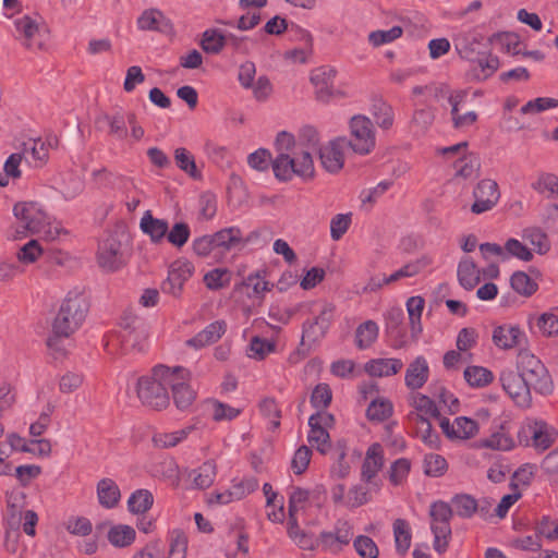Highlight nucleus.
I'll list each match as a JSON object with an SVG mask.
<instances>
[{"label": "nucleus", "mask_w": 558, "mask_h": 558, "mask_svg": "<svg viewBox=\"0 0 558 558\" xmlns=\"http://www.w3.org/2000/svg\"><path fill=\"white\" fill-rule=\"evenodd\" d=\"M227 325L223 320H217L209 324L205 329L199 331L196 336L189 339L186 344L195 349L206 347L210 343L218 341L226 332Z\"/></svg>", "instance_id": "obj_27"}, {"label": "nucleus", "mask_w": 558, "mask_h": 558, "mask_svg": "<svg viewBox=\"0 0 558 558\" xmlns=\"http://www.w3.org/2000/svg\"><path fill=\"white\" fill-rule=\"evenodd\" d=\"M308 442L320 453H327L331 447L330 436L327 428L320 425V421H308Z\"/></svg>", "instance_id": "obj_39"}, {"label": "nucleus", "mask_w": 558, "mask_h": 558, "mask_svg": "<svg viewBox=\"0 0 558 558\" xmlns=\"http://www.w3.org/2000/svg\"><path fill=\"white\" fill-rule=\"evenodd\" d=\"M20 154L31 166L40 167L48 159V147L40 138L29 140L23 143Z\"/></svg>", "instance_id": "obj_30"}, {"label": "nucleus", "mask_w": 558, "mask_h": 558, "mask_svg": "<svg viewBox=\"0 0 558 558\" xmlns=\"http://www.w3.org/2000/svg\"><path fill=\"white\" fill-rule=\"evenodd\" d=\"M403 318L404 314L401 308H391L390 311L387 312L385 316L386 331L388 336L391 338V345L395 349H401L407 344L404 332L400 328Z\"/></svg>", "instance_id": "obj_25"}, {"label": "nucleus", "mask_w": 558, "mask_h": 558, "mask_svg": "<svg viewBox=\"0 0 558 558\" xmlns=\"http://www.w3.org/2000/svg\"><path fill=\"white\" fill-rule=\"evenodd\" d=\"M310 506V490L293 487L289 494L288 512L290 517L299 515L300 512H304Z\"/></svg>", "instance_id": "obj_47"}, {"label": "nucleus", "mask_w": 558, "mask_h": 558, "mask_svg": "<svg viewBox=\"0 0 558 558\" xmlns=\"http://www.w3.org/2000/svg\"><path fill=\"white\" fill-rule=\"evenodd\" d=\"M505 254L506 259L509 257H515L523 262H530L533 258L531 250L517 239L507 240L505 244Z\"/></svg>", "instance_id": "obj_59"}, {"label": "nucleus", "mask_w": 558, "mask_h": 558, "mask_svg": "<svg viewBox=\"0 0 558 558\" xmlns=\"http://www.w3.org/2000/svg\"><path fill=\"white\" fill-rule=\"evenodd\" d=\"M187 537L179 531H173L169 541L167 558H186Z\"/></svg>", "instance_id": "obj_57"}, {"label": "nucleus", "mask_w": 558, "mask_h": 558, "mask_svg": "<svg viewBox=\"0 0 558 558\" xmlns=\"http://www.w3.org/2000/svg\"><path fill=\"white\" fill-rule=\"evenodd\" d=\"M490 41L499 45L502 50L513 56L521 53V50L518 49L520 44L519 38L513 33L504 32L494 34Z\"/></svg>", "instance_id": "obj_60"}, {"label": "nucleus", "mask_w": 558, "mask_h": 558, "mask_svg": "<svg viewBox=\"0 0 558 558\" xmlns=\"http://www.w3.org/2000/svg\"><path fill=\"white\" fill-rule=\"evenodd\" d=\"M337 71L331 66H320L311 74V82L315 86L316 97L320 101H328L333 94Z\"/></svg>", "instance_id": "obj_19"}, {"label": "nucleus", "mask_w": 558, "mask_h": 558, "mask_svg": "<svg viewBox=\"0 0 558 558\" xmlns=\"http://www.w3.org/2000/svg\"><path fill=\"white\" fill-rule=\"evenodd\" d=\"M353 546L361 558H378V547L368 536H357L353 542Z\"/></svg>", "instance_id": "obj_62"}, {"label": "nucleus", "mask_w": 558, "mask_h": 558, "mask_svg": "<svg viewBox=\"0 0 558 558\" xmlns=\"http://www.w3.org/2000/svg\"><path fill=\"white\" fill-rule=\"evenodd\" d=\"M275 349L276 344L274 341L254 337L250 342L247 355L248 357L260 361L264 360L269 353L274 352Z\"/></svg>", "instance_id": "obj_55"}, {"label": "nucleus", "mask_w": 558, "mask_h": 558, "mask_svg": "<svg viewBox=\"0 0 558 558\" xmlns=\"http://www.w3.org/2000/svg\"><path fill=\"white\" fill-rule=\"evenodd\" d=\"M89 304L86 296L77 291H70L63 300L52 324V332L47 339L48 348L57 356L64 354L63 339L75 332L86 318Z\"/></svg>", "instance_id": "obj_2"}, {"label": "nucleus", "mask_w": 558, "mask_h": 558, "mask_svg": "<svg viewBox=\"0 0 558 558\" xmlns=\"http://www.w3.org/2000/svg\"><path fill=\"white\" fill-rule=\"evenodd\" d=\"M376 494L371 485L365 483L353 485L347 493L344 506L348 508H357L367 504L372 499V495Z\"/></svg>", "instance_id": "obj_41"}, {"label": "nucleus", "mask_w": 558, "mask_h": 558, "mask_svg": "<svg viewBox=\"0 0 558 558\" xmlns=\"http://www.w3.org/2000/svg\"><path fill=\"white\" fill-rule=\"evenodd\" d=\"M424 304L425 301L422 296H411L407 301V310L413 338H417V336L422 332L421 316L424 310Z\"/></svg>", "instance_id": "obj_44"}, {"label": "nucleus", "mask_w": 558, "mask_h": 558, "mask_svg": "<svg viewBox=\"0 0 558 558\" xmlns=\"http://www.w3.org/2000/svg\"><path fill=\"white\" fill-rule=\"evenodd\" d=\"M226 46V35L219 29H206L203 33L201 47L207 53L217 54Z\"/></svg>", "instance_id": "obj_46"}, {"label": "nucleus", "mask_w": 558, "mask_h": 558, "mask_svg": "<svg viewBox=\"0 0 558 558\" xmlns=\"http://www.w3.org/2000/svg\"><path fill=\"white\" fill-rule=\"evenodd\" d=\"M351 140L348 145L360 155L369 154L376 145L375 129L369 118L356 114L350 119Z\"/></svg>", "instance_id": "obj_8"}, {"label": "nucleus", "mask_w": 558, "mask_h": 558, "mask_svg": "<svg viewBox=\"0 0 558 558\" xmlns=\"http://www.w3.org/2000/svg\"><path fill=\"white\" fill-rule=\"evenodd\" d=\"M353 537V526L350 522L338 520L333 531H324L319 534V545L331 554L340 553L350 544Z\"/></svg>", "instance_id": "obj_15"}, {"label": "nucleus", "mask_w": 558, "mask_h": 558, "mask_svg": "<svg viewBox=\"0 0 558 558\" xmlns=\"http://www.w3.org/2000/svg\"><path fill=\"white\" fill-rule=\"evenodd\" d=\"M483 446L496 450H510L513 447V440L506 433L505 426L500 425L499 430L483 440Z\"/></svg>", "instance_id": "obj_56"}, {"label": "nucleus", "mask_w": 558, "mask_h": 558, "mask_svg": "<svg viewBox=\"0 0 558 558\" xmlns=\"http://www.w3.org/2000/svg\"><path fill=\"white\" fill-rule=\"evenodd\" d=\"M191 229L185 222H175L167 232V240L175 247H182L190 238Z\"/></svg>", "instance_id": "obj_61"}, {"label": "nucleus", "mask_w": 558, "mask_h": 558, "mask_svg": "<svg viewBox=\"0 0 558 558\" xmlns=\"http://www.w3.org/2000/svg\"><path fill=\"white\" fill-rule=\"evenodd\" d=\"M385 464L384 449L380 444H372L365 453V458L361 468V481L371 485L375 493H379L383 487V482L378 477Z\"/></svg>", "instance_id": "obj_9"}, {"label": "nucleus", "mask_w": 558, "mask_h": 558, "mask_svg": "<svg viewBox=\"0 0 558 558\" xmlns=\"http://www.w3.org/2000/svg\"><path fill=\"white\" fill-rule=\"evenodd\" d=\"M500 381L505 391L521 408H526L531 403V389L532 385L527 383L519 373L508 371L502 372Z\"/></svg>", "instance_id": "obj_14"}, {"label": "nucleus", "mask_w": 558, "mask_h": 558, "mask_svg": "<svg viewBox=\"0 0 558 558\" xmlns=\"http://www.w3.org/2000/svg\"><path fill=\"white\" fill-rule=\"evenodd\" d=\"M107 536L113 547L124 548L135 542L136 531L128 524H116L109 529Z\"/></svg>", "instance_id": "obj_38"}, {"label": "nucleus", "mask_w": 558, "mask_h": 558, "mask_svg": "<svg viewBox=\"0 0 558 558\" xmlns=\"http://www.w3.org/2000/svg\"><path fill=\"white\" fill-rule=\"evenodd\" d=\"M258 487V482L254 477H246L240 481H233L231 486L221 492L211 493L207 502L209 506H223L230 502L241 500Z\"/></svg>", "instance_id": "obj_12"}, {"label": "nucleus", "mask_w": 558, "mask_h": 558, "mask_svg": "<svg viewBox=\"0 0 558 558\" xmlns=\"http://www.w3.org/2000/svg\"><path fill=\"white\" fill-rule=\"evenodd\" d=\"M15 38L29 50H40L45 46L46 31L28 15L14 20Z\"/></svg>", "instance_id": "obj_11"}, {"label": "nucleus", "mask_w": 558, "mask_h": 558, "mask_svg": "<svg viewBox=\"0 0 558 558\" xmlns=\"http://www.w3.org/2000/svg\"><path fill=\"white\" fill-rule=\"evenodd\" d=\"M533 189L542 194L547 193V197L558 194V178L555 174L546 173L533 183Z\"/></svg>", "instance_id": "obj_64"}, {"label": "nucleus", "mask_w": 558, "mask_h": 558, "mask_svg": "<svg viewBox=\"0 0 558 558\" xmlns=\"http://www.w3.org/2000/svg\"><path fill=\"white\" fill-rule=\"evenodd\" d=\"M452 510L462 518H471L476 509L477 502L470 495H457L451 500Z\"/></svg>", "instance_id": "obj_54"}, {"label": "nucleus", "mask_w": 558, "mask_h": 558, "mask_svg": "<svg viewBox=\"0 0 558 558\" xmlns=\"http://www.w3.org/2000/svg\"><path fill=\"white\" fill-rule=\"evenodd\" d=\"M336 307L325 303L319 314L313 320L303 323L301 344H313L320 341L327 333L335 317Z\"/></svg>", "instance_id": "obj_10"}, {"label": "nucleus", "mask_w": 558, "mask_h": 558, "mask_svg": "<svg viewBox=\"0 0 558 558\" xmlns=\"http://www.w3.org/2000/svg\"><path fill=\"white\" fill-rule=\"evenodd\" d=\"M402 367L400 359H375L365 364V372L373 377H388L399 373Z\"/></svg>", "instance_id": "obj_29"}, {"label": "nucleus", "mask_w": 558, "mask_h": 558, "mask_svg": "<svg viewBox=\"0 0 558 558\" xmlns=\"http://www.w3.org/2000/svg\"><path fill=\"white\" fill-rule=\"evenodd\" d=\"M296 141L299 146L298 155L303 150L313 158V154L318 153V149L322 148L318 132L311 125L303 126L300 130Z\"/></svg>", "instance_id": "obj_40"}, {"label": "nucleus", "mask_w": 558, "mask_h": 558, "mask_svg": "<svg viewBox=\"0 0 558 558\" xmlns=\"http://www.w3.org/2000/svg\"><path fill=\"white\" fill-rule=\"evenodd\" d=\"M511 288L519 294L531 296L537 290V283L524 271H515L510 278Z\"/></svg>", "instance_id": "obj_50"}, {"label": "nucleus", "mask_w": 558, "mask_h": 558, "mask_svg": "<svg viewBox=\"0 0 558 558\" xmlns=\"http://www.w3.org/2000/svg\"><path fill=\"white\" fill-rule=\"evenodd\" d=\"M190 378L191 373L189 369L184 378H181L179 375L172 377L170 387L172 389L173 402L179 410L187 409L195 400V391L187 384Z\"/></svg>", "instance_id": "obj_23"}, {"label": "nucleus", "mask_w": 558, "mask_h": 558, "mask_svg": "<svg viewBox=\"0 0 558 558\" xmlns=\"http://www.w3.org/2000/svg\"><path fill=\"white\" fill-rule=\"evenodd\" d=\"M393 414V405L386 398L374 399L366 409V418H390Z\"/></svg>", "instance_id": "obj_53"}, {"label": "nucleus", "mask_w": 558, "mask_h": 558, "mask_svg": "<svg viewBox=\"0 0 558 558\" xmlns=\"http://www.w3.org/2000/svg\"><path fill=\"white\" fill-rule=\"evenodd\" d=\"M429 390L432 397L416 392L411 398V405L417 411L418 418H441V414L456 415L459 412L460 401L447 388L430 385Z\"/></svg>", "instance_id": "obj_4"}, {"label": "nucleus", "mask_w": 558, "mask_h": 558, "mask_svg": "<svg viewBox=\"0 0 558 558\" xmlns=\"http://www.w3.org/2000/svg\"><path fill=\"white\" fill-rule=\"evenodd\" d=\"M141 230L149 235L151 242L159 243L166 236L169 226L163 219L155 218L150 210H146L141 219Z\"/></svg>", "instance_id": "obj_31"}, {"label": "nucleus", "mask_w": 558, "mask_h": 558, "mask_svg": "<svg viewBox=\"0 0 558 558\" xmlns=\"http://www.w3.org/2000/svg\"><path fill=\"white\" fill-rule=\"evenodd\" d=\"M194 266L189 260L174 262L168 271V277L161 283L163 293L179 296L183 290L184 283L192 277Z\"/></svg>", "instance_id": "obj_16"}, {"label": "nucleus", "mask_w": 558, "mask_h": 558, "mask_svg": "<svg viewBox=\"0 0 558 558\" xmlns=\"http://www.w3.org/2000/svg\"><path fill=\"white\" fill-rule=\"evenodd\" d=\"M178 375L181 378L186 377L187 369L159 364L153 368L151 375L138 378L136 391L142 404L157 411L167 408L170 402L167 387H170L172 377Z\"/></svg>", "instance_id": "obj_3"}, {"label": "nucleus", "mask_w": 558, "mask_h": 558, "mask_svg": "<svg viewBox=\"0 0 558 558\" xmlns=\"http://www.w3.org/2000/svg\"><path fill=\"white\" fill-rule=\"evenodd\" d=\"M464 378L472 387H483L488 385L494 376L493 373L482 366H469L464 371Z\"/></svg>", "instance_id": "obj_52"}, {"label": "nucleus", "mask_w": 558, "mask_h": 558, "mask_svg": "<svg viewBox=\"0 0 558 558\" xmlns=\"http://www.w3.org/2000/svg\"><path fill=\"white\" fill-rule=\"evenodd\" d=\"M311 458H312V450L305 445L300 446L295 450V452L292 457V460H291L292 472L295 475L303 474L308 468Z\"/></svg>", "instance_id": "obj_58"}, {"label": "nucleus", "mask_w": 558, "mask_h": 558, "mask_svg": "<svg viewBox=\"0 0 558 558\" xmlns=\"http://www.w3.org/2000/svg\"><path fill=\"white\" fill-rule=\"evenodd\" d=\"M452 508L445 501H435L430 505V530L434 535L433 547L438 554L447 550L451 537L450 520Z\"/></svg>", "instance_id": "obj_7"}, {"label": "nucleus", "mask_w": 558, "mask_h": 558, "mask_svg": "<svg viewBox=\"0 0 558 558\" xmlns=\"http://www.w3.org/2000/svg\"><path fill=\"white\" fill-rule=\"evenodd\" d=\"M98 264L108 271L119 269L124 263V254L121 242L114 236H108L99 243L98 246Z\"/></svg>", "instance_id": "obj_17"}, {"label": "nucleus", "mask_w": 558, "mask_h": 558, "mask_svg": "<svg viewBox=\"0 0 558 558\" xmlns=\"http://www.w3.org/2000/svg\"><path fill=\"white\" fill-rule=\"evenodd\" d=\"M484 39L483 34L473 28L458 33L453 37V46L461 59L475 62V59L484 52Z\"/></svg>", "instance_id": "obj_13"}, {"label": "nucleus", "mask_w": 558, "mask_h": 558, "mask_svg": "<svg viewBox=\"0 0 558 558\" xmlns=\"http://www.w3.org/2000/svg\"><path fill=\"white\" fill-rule=\"evenodd\" d=\"M216 475V464L213 461H206L189 473L191 487L195 489L208 488L215 482Z\"/></svg>", "instance_id": "obj_35"}, {"label": "nucleus", "mask_w": 558, "mask_h": 558, "mask_svg": "<svg viewBox=\"0 0 558 558\" xmlns=\"http://www.w3.org/2000/svg\"><path fill=\"white\" fill-rule=\"evenodd\" d=\"M174 160L180 170L187 173L193 179H201L193 155L185 148L179 147L174 150Z\"/></svg>", "instance_id": "obj_48"}, {"label": "nucleus", "mask_w": 558, "mask_h": 558, "mask_svg": "<svg viewBox=\"0 0 558 558\" xmlns=\"http://www.w3.org/2000/svg\"><path fill=\"white\" fill-rule=\"evenodd\" d=\"M474 203L471 207L472 213L483 214L490 210L500 197L498 184L490 180L480 181L473 191Z\"/></svg>", "instance_id": "obj_18"}, {"label": "nucleus", "mask_w": 558, "mask_h": 558, "mask_svg": "<svg viewBox=\"0 0 558 558\" xmlns=\"http://www.w3.org/2000/svg\"><path fill=\"white\" fill-rule=\"evenodd\" d=\"M458 281L465 290L474 289L481 281V272L470 257H463L457 269Z\"/></svg>", "instance_id": "obj_33"}, {"label": "nucleus", "mask_w": 558, "mask_h": 558, "mask_svg": "<svg viewBox=\"0 0 558 558\" xmlns=\"http://www.w3.org/2000/svg\"><path fill=\"white\" fill-rule=\"evenodd\" d=\"M378 325L374 320H366L355 331V344L360 350L369 348L377 339Z\"/></svg>", "instance_id": "obj_43"}, {"label": "nucleus", "mask_w": 558, "mask_h": 558, "mask_svg": "<svg viewBox=\"0 0 558 558\" xmlns=\"http://www.w3.org/2000/svg\"><path fill=\"white\" fill-rule=\"evenodd\" d=\"M428 377V363L423 355H418L409 364L404 375V384L411 390H418L427 383Z\"/></svg>", "instance_id": "obj_21"}, {"label": "nucleus", "mask_w": 558, "mask_h": 558, "mask_svg": "<svg viewBox=\"0 0 558 558\" xmlns=\"http://www.w3.org/2000/svg\"><path fill=\"white\" fill-rule=\"evenodd\" d=\"M97 497L104 508L112 509L120 501V488L113 480L102 478L97 484Z\"/></svg>", "instance_id": "obj_36"}, {"label": "nucleus", "mask_w": 558, "mask_h": 558, "mask_svg": "<svg viewBox=\"0 0 558 558\" xmlns=\"http://www.w3.org/2000/svg\"><path fill=\"white\" fill-rule=\"evenodd\" d=\"M154 504V496L148 489H137L128 499V509L133 514H144Z\"/></svg>", "instance_id": "obj_42"}, {"label": "nucleus", "mask_w": 558, "mask_h": 558, "mask_svg": "<svg viewBox=\"0 0 558 558\" xmlns=\"http://www.w3.org/2000/svg\"><path fill=\"white\" fill-rule=\"evenodd\" d=\"M137 26L142 31L166 32L170 28V21L157 9L145 10L137 19Z\"/></svg>", "instance_id": "obj_37"}, {"label": "nucleus", "mask_w": 558, "mask_h": 558, "mask_svg": "<svg viewBox=\"0 0 558 558\" xmlns=\"http://www.w3.org/2000/svg\"><path fill=\"white\" fill-rule=\"evenodd\" d=\"M277 157L272 160V171L279 181H290L294 175L304 180L314 177V160L306 151L299 150L298 141L293 134L281 131L275 141Z\"/></svg>", "instance_id": "obj_1"}, {"label": "nucleus", "mask_w": 558, "mask_h": 558, "mask_svg": "<svg viewBox=\"0 0 558 558\" xmlns=\"http://www.w3.org/2000/svg\"><path fill=\"white\" fill-rule=\"evenodd\" d=\"M392 527L397 551L403 555L411 546L412 533L410 524L403 519H397Z\"/></svg>", "instance_id": "obj_45"}, {"label": "nucleus", "mask_w": 558, "mask_h": 558, "mask_svg": "<svg viewBox=\"0 0 558 558\" xmlns=\"http://www.w3.org/2000/svg\"><path fill=\"white\" fill-rule=\"evenodd\" d=\"M266 497L267 518L274 523H282L286 518L283 497L274 490L269 483L263 485Z\"/></svg>", "instance_id": "obj_28"}, {"label": "nucleus", "mask_w": 558, "mask_h": 558, "mask_svg": "<svg viewBox=\"0 0 558 558\" xmlns=\"http://www.w3.org/2000/svg\"><path fill=\"white\" fill-rule=\"evenodd\" d=\"M214 244L219 255L231 252L232 250H241L244 236L239 227L223 228L214 234Z\"/></svg>", "instance_id": "obj_20"}, {"label": "nucleus", "mask_w": 558, "mask_h": 558, "mask_svg": "<svg viewBox=\"0 0 558 558\" xmlns=\"http://www.w3.org/2000/svg\"><path fill=\"white\" fill-rule=\"evenodd\" d=\"M331 397L332 393L328 385H317L311 396V403L316 411L310 414L308 418H322L319 410L326 408L330 403Z\"/></svg>", "instance_id": "obj_49"}, {"label": "nucleus", "mask_w": 558, "mask_h": 558, "mask_svg": "<svg viewBox=\"0 0 558 558\" xmlns=\"http://www.w3.org/2000/svg\"><path fill=\"white\" fill-rule=\"evenodd\" d=\"M558 439V429L547 421H529L518 429L520 445L543 453Z\"/></svg>", "instance_id": "obj_5"}, {"label": "nucleus", "mask_w": 558, "mask_h": 558, "mask_svg": "<svg viewBox=\"0 0 558 558\" xmlns=\"http://www.w3.org/2000/svg\"><path fill=\"white\" fill-rule=\"evenodd\" d=\"M228 275L227 269L215 268L204 276V282L209 290H220L229 284Z\"/></svg>", "instance_id": "obj_63"}, {"label": "nucleus", "mask_w": 558, "mask_h": 558, "mask_svg": "<svg viewBox=\"0 0 558 558\" xmlns=\"http://www.w3.org/2000/svg\"><path fill=\"white\" fill-rule=\"evenodd\" d=\"M341 140L331 141L329 145L318 149L323 167L328 172H337L343 167V154L340 145Z\"/></svg>", "instance_id": "obj_26"}, {"label": "nucleus", "mask_w": 558, "mask_h": 558, "mask_svg": "<svg viewBox=\"0 0 558 558\" xmlns=\"http://www.w3.org/2000/svg\"><path fill=\"white\" fill-rule=\"evenodd\" d=\"M471 78L481 82L490 77L498 70L499 59L498 57L484 51L477 59H475V62H471Z\"/></svg>", "instance_id": "obj_24"}, {"label": "nucleus", "mask_w": 558, "mask_h": 558, "mask_svg": "<svg viewBox=\"0 0 558 558\" xmlns=\"http://www.w3.org/2000/svg\"><path fill=\"white\" fill-rule=\"evenodd\" d=\"M433 263L432 258L423 255L415 260H411L403 265L400 269L392 272L390 276H384V283H393L403 278H411L418 275L427 266Z\"/></svg>", "instance_id": "obj_32"}, {"label": "nucleus", "mask_w": 558, "mask_h": 558, "mask_svg": "<svg viewBox=\"0 0 558 558\" xmlns=\"http://www.w3.org/2000/svg\"><path fill=\"white\" fill-rule=\"evenodd\" d=\"M444 434L451 440H464L478 432L477 421H439Z\"/></svg>", "instance_id": "obj_22"}, {"label": "nucleus", "mask_w": 558, "mask_h": 558, "mask_svg": "<svg viewBox=\"0 0 558 558\" xmlns=\"http://www.w3.org/2000/svg\"><path fill=\"white\" fill-rule=\"evenodd\" d=\"M523 336L519 327L512 325H502L494 329L493 341L496 347L508 350L520 344V338Z\"/></svg>", "instance_id": "obj_34"}, {"label": "nucleus", "mask_w": 558, "mask_h": 558, "mask_svg": "<svg viewBox=\"0 0 558 558\" xmlns=\"http://www.w3.org/2000/svg\"><path fill=\"white\" fill-rule=\"evenodd\" d=\"M372 113L379 128L388 130L393 124V110L391 106L381 99L376 100L372 106Z\"/></svg>", "instance_id": "obj_51"}, {"label": "nucleus", "mask_w": 558, "mask_h": 558, "mask_svg": "<svg viewBox=\"0 0 558 558\" xmlns=\"http://www.w3.org/2000/svg\"><path fill=\"white\" fill-rule=\"evenodd\" d=\"M519 374L527 379L533 389L541 395L553 391V380L544 364L534 354L521 351L518 355Z\"/></svg>", "instance_id": "obj_6"}]
</instances>
